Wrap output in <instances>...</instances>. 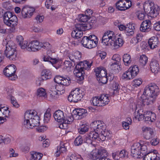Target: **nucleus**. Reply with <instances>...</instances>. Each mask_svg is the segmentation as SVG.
I'll return each mask as SVG.
<instances>
[{
	"mask_svg": "<svg viewBox=\"0 0 160 160\" xmlns=\"http://www.w3.org/2000/svg\"><path fill=\"white\" fill-rule=\"evenodd\" d=\"M143 8L145 12L149 14L153 17H156L158 14L160 8L157 5L150 1H146L143 4Z\"/></svg>",
	"mask_w": 160,
	"mask_h": 160,
	"instance_id": "39448f33",
	"label": "nucleus"
},
{
	"mask_svg": "<svg viewBox=\"0 0 160 160\" xmlns=\"http://www.w3.org/2000/svg\"><path fill=\"white\" fill-rule=\"evenodd\" d=\"M43 60L45 61L49 62L52 64L56 63L58 61V60L56 58H52L48 56H45Z\"/></svg>",
	"mask_w": 160,
	"mask_h": 160,
	"instance_id": "de8ad7c7",
	"label": "nucleus"
},
{
	"mask_svg": "<svg viewBox=\"0 0 160 160\" xmlns=\"http://www.w3.org/2000/svg\"><path fill=\"white\" fill-rule=\"evenodd\" d=\"M63 79V77H61L60 76H57L55 77L54 80L56 83H58L59 85H61Z\"/></svg>",
	"mask_w": 160,
	"mask_h": 160,
	"instance_id": "052dcab7",
	"label": "nucleus"
},
{
	"mask_svg": "<svg viewBox=\"0 0 160 160\" xmlns=\"http://www.w3.org/2000/svg\"><path fill=\"white\" fill-rule=\"evenodd\" d=\"M35 11V9L33 8L27 6L23 7L21 11L22 17L24 18H30L33 15Z\"/></svg>",
	"mask_w": 160,
	"mask_h": 160,
	"instance_id": "2eb2a0df",
	"label": "nucleus"
},
{
	"mask_svg": "<svg viewBox=\"0 0 160 160\" xmlns=\"http://www.w3.org/2000/svg\"><path fill=\"white\" fill-rule=\"evenodd\" d=\"M150 142L152 145L156 146L159 143V140L157 138H154Z\"/></svg>",
	"mask_w": 160,
	"mask_h": 160,
	"instance_id": "338daca9",
	"label": "nucleus"
},
{
	"mask_svg": "<svg viewBox=\"0 0 160 160\" xmlns=\"http://www.w3.org/2000/svg\"><path fill=\"white\" fill-rule=\"evenodd\" d=\"M40 118L34 110L26 111L24 114V125L28 128H32L40 125Z\"/></svg>",
	"mask_w": 160,
	"mask_h": 160,
	"instance_id": "f03ea898",
	"label": "nucleus"
},
{
	"mask_svg": "<svg viewBox=\"0 0 160 160\" xmlns=\"http://www.w3.org/2000/svg\"><path fill=\"white\" fill-rule=\"evenodd\" d=\"M83 139L82 137L79 136L77 137L75 139L74 143L75 145L79 146L82 143Z\"/></svg>",
	"mask_w": 160,
	"mask_h": 160,
	"instance_id": "6e6d98bb",
	"label": "nucleus"
},
{
	"mask_svg": "<svg viewBox=\"0 0 160 160\" xmlns=\"http://www.w3.org/2000/svg\"><path fill=\"white\" fill-rule=\"evenodd\" d=\"M75 27L76 29L78 30H81L85 31L86 30L88 29L87 26L85 24L83 23H77L75 25Z\"/></svg>",
	"mask_w": 160,
	"mask_h": 160,
	"instance_id": "a19ab883",
	"label": "nucleus"
},
{
	"mask_svg": "<svg viewBox=\"0 0 160 160\" xmlns=\"http://www.w3.org/2000/svg\"><path fill=\"white\" fill-rule=\"evenodd\" d=\"M96 78L99 83L105 84L108 81L107 71L105 69L97 68L94 69Z\"/></svg>",
	"mask_w": 160,
	"mask_h": 160,
	"instance_id": "6e6552de",
	"label": "nucleus"
},
{
	"mask_svg": "<svg viewBox=\"0 0 160 160\" xmlns=\"http://www.w3.org/2000/svg\"><path fill=\"white\" fill-rule=\"evenodd\" d=\"M114 32L111 31L106 32L102 38V42L106 46H111L114 49H117L121 47L123 44L122 38H118L114 40Z\"/></svg>",
	"mask_w": 160,
	"mask_h": 160,
	"instance_id": "f257e3e1",
	"label": "nucleus"
},
{
	"mask_svg": "<svg viewBox=\"0 0 160 160\" xmlns=\"http://www.w3.org/2000/svg\"><path fill=\"white\" fill-rule=\"evenodd\" d=\"M16 68L14 65H10L6 67L3 70L4 75L11 80H14L17 78L15 75Z\"/></svg>",
	"mask_w": 160,
	"mask_h": 160,
	"instance_id": "9d476101",
	"label": "nucleus"
},
{
	"mask_svg": "<svg viewBox=\"0 0 160 160\" xmlns=\"http://www.w3.org/2000/svg\"><path fill=\"white\" fill-rule=\"evenodd\" d=\"M70 79L69 77H67L66 78L63 77L61 85L68 86L70 84Z\"/></svg>",
	"mask_w": 160,
	"mask_h": 160,
	"instance_id": "3c124183",
	"label": "nucleus"
},
{
	"mask_svg": "<svg viewBox=\"0 0 160 160\" xmlns=\"http://www.w3.org/2000/svg\"><path fill=\"white\" fill-rule=\"evenodd\" d=\"M140 148V144L139 143H136L133 145L131 148V155L132 157L139 158Z\"/></svg>",
	"mask_w": 160,
	"mask_h": 160,
	"instance_id": "f3484780",
	"label": "nucleus"
},
{
	"mask_svg": "<svg viewBox=\"0 0 160 160\" xmlns=\"http://www.w3.org/2000/svg\"><path fill=\"white\" fill-rule=\"evenodd\" d=\"M140 147L139 158H143L144 156L147 155V154H150L149 152H148V148L146 145H141L140 144Z\"/></svg>",
	"mask_w": 160,
	"mask_h": 160,
	"instance_id": "2f4dec72",
	"label": "nucleus"
},
{
	"mask_svg": "<svg viewBox=\"0 0 160 160\" xmlns=\"http://www.w3.org/2000/svg\"><path fill=\"white\" fill-rule=\"evenodd\" d=\"M83 34V32L81 30H78L76 29L72 32L71 35L73 38L78 39L81 37Z\"/></svg>",
	"mask_w": 160,
	"mask_h": 160,
	"instance_id": "f704fd0d",
	"label": "nucleus"
},
{
	"mask_svg": "<svg viewBox=\"0 0 160 160\" xmlns=\"http://www.w3.org/2000/svg\"><path fill=\"white\" fill-rule=\"evenodd\" d=\"M122 77L127 80H129L132 79L134 77V75H132V74L129 71V69L128 70L123 73L122 75Z\"/></svg>",
	"mask_w": 160,
	"mask_h": 160,
	"instance_id": "e433bc0d",
	"label": "nucleus"
},
{
	"mask_svg": "<svg viewBox=\"0 0 160 160\" xmlns=\"http://www.w3.org/2000/svg\"><path fill=\"white\" fill-rule=\"evenodd\" d=\"M112 59L113 61V62L120 63V62L121 60V58L119 55L115 54L112 56Z\"/></svg>",
	"mask_w": 160,
	"mask_h": 160,
	"instance_id": "bf43d9fd",
	"label": "nucleus"
},
{
	"mask_svg": "<svg viewBox=\"0 0 160 160\" xmlns=\"http://www.w3.org/2000/svg\"><path fill=\"white\" fill-rule=\"evenodd\" d=\"M110 131L105 129L99 134H98V141H103L106 139H108L110 135Z\"/></svg>",
	"mask_w": 160,
	"mask_h": 160,
	"instance_id": "412c9836",
	"label": "nucleus"
},
{
	"mask_svg": "<svg viewBox=\"0 0 160 160\" xmlns=\"http://www.w3.org/2000/svg\"><path fill=\"white\" fill-rule=\"evenodd\" d=\"M88 126L86 125H82L78 130L80 134H84L88 130Z\"/></svg>",
	"mask_w": 160,
	"mask_h": 160,
	"instance_id": "c03bdc74",
	"label": "nucleus"
},
{
	"mask_svg": "<svg viewBox=\"0 0 160 160\" xmlns=\"http://www.w3.org/2000/svg\"><path fill=\"white\" fill-rule=\"evenodd\" d=\"M159 91L158 86L155 84L150 85L147 86L144 88L143 94L144 96H157L158 94Z\"/></svg>",
	"mask_w": 160,
	"mask_h": 160,
	"instance_id": "1a4fd4ad",
	"label": "nucleus"
},
{
	"mask_svg": "<svg viewBox=\"0 0 160 160\" xmlns=\"http://www.w3.org/2000/svg\"><path fill=\"white\" fill-rule=\"evenodd\" d=\"M80 90L76 88L71 92L68 97V101L71 102H77L80 101L82 98V95L80 92Z\"/></svg>",
	"mask_w": 160,
	"mask_h": 160,
	"instance_id": "f8f14e48",
	"label": "nucleus"
},
{
	"mask_svg": "<svg viewBox=\"0 0 160 160\" xmlns=\"http://www.w3.org/2000/svg\"><path fill=\"white\" fill-rule=\"evenodd\" d=\"M81 42L84 47L88 48H92L96 47L97 46L96 44L90 41L88 37H84Z\"/></svg>",
	"mask_w": 160,
	"mask_h": 160,
	"instance_id": "a211bd4d",
	"label": "nucleus"
},
{
	"mask_svg": "<svg viewBox=\"0 0 160 160\" xmlns=\"http://www.w3.org/2000/svg\"><path fill=\"white\" fill-rule=\"evenodd\" d=\"M45 44L47 45V43H42L37 40L32 41L28 44V50L29 52H35L38 51L42 48L45 49L46 48Z\"/></svg>",
	"mask_w": 160,
	"mask_h": 160,
	"instance_id": "9b49d317",
	"label": "nucleus"
},
{
	"mask_svg": "<svg viewBox=\"0 0 160 160\" xmlns=\"http://www.w3.org/2000/svg\"><path fill=\"white\" fill-rule=\"evenodd\" d=\"M153 28L157 31H160V21L156 22L153 25Z\"/></svg>",
	"mask_w": 160,
	"mask_h": 160,
	"instance_id": "774afa93",
	"label": "nucleus"
},
{
	"mask_svg": "<svg viewBox=\"0 0 160 160\" xmlns=\"http://www.w3.org/2000/svg\"><path fill=\"white\" fill-rule=\"evenodd\" d=\"M64 68L68 70H70L72 67V64L70 61H65L64 62Z\"/></svg>",
	"mask_w": 160,
	"mask_h": 160,
	"instance_id": "603ef678",
	"label": "nucleus"
},
{
	"mask_svg": "<svg viewBox=\"0 0 160 160\" xmlns=\"http://www.w3.org/2000/svg\"><path fill=\"white\" fill-rule=\"evenodd\" d=\"M92 64V62H89L87 61H85L83 62H81L78 64H77L76 66V68L78 69H80L81 70H88L90 68Z\"/></svg>",
	"mask_w": 160,
	"mask_h": 160,
	"instance_id": "4be33fe9",
	"label": "nucleus"
},
{
	"mask_svg": "<svg viewBox=\"0 0 160 160\" xmlns=\"http://www.w3.org/2000/svg\"><path fill=\"white\" fill-rule=\"evenodd\" d=\"M98 134L93 131L90 132L85 137V141L88 144H93L92 142L98 141Z\"/></svg>",
	"mask_w": 160,
	"mask_h": 160,
	"instance_id": "dca6fc26",
	"label": "nucleus"
},
{
	"mask_svg": "<svg viewBox=\"0 0 160 160\" xmlns=\"http://www.w3.org/2000/svg\"><path fill=\"white\" fill-rule=\"evenodd\" d=\"M152 24L151 21L148 19L143 21L141 24L140 30L141 31L148 32L151 28Z\"/></svg>",
	"mask_w": 160,
	"mask_h": 160,
	"instance_id": "6ab92c4d",
	"label": "nucleus"
},
{
	"mask_svg": "<svg viewBox=\"0 0 160 160\" xmlns=\"http://www.w3.org/2000/svg\"><path fill=\"white\" fill-rule=\"evenodd\" d=\"M134 117L138 121H141L144 118L145 120L148 121L149 123L153 122L156 119V115L154 113L152 112H147L145 114H144L141 109L136 111Z\"/></svg>",
	"mask_w": 160,
	"mask_h": 160,
	"instance_id": "7ed1b4c3",
	"label": "nucleus"
},
{
	"mask_svg": "<svg viewBox=\"0 0 160 160\" xmlns=\"http://www.w3.org/2000/svg\"><path fill=\"white\" fill-rule=\"evenodd\" d=\"M123 60L124 64L126 66H128L131 63V58L130 56L128 54H126L123 56Z\"/></svg>",
	"mask_w": 160,
	"mask_h": 160,
	"instance_id": "4c0bfd02",
	"label": "nucleus"
},
{
	"mask_svg": "<svg viewBox=\"0 0 160 160\" xmlns=\"http://www.w3.org/2000/svg\"><path fill=\"white\" fill-rule=\"evenodd\" d=\"M6 48L4 54L6 57L10 60H16L17 58V52L15 44L11 41L8 42L6 45Z\"/></svg>",
	"mask_w": 160,
	"mask_h": 160,
	"instance_id": "20e7f679",
	"label": "nucleus"
},
{
	"mask_svg": "<svg viewBox=\"0 0 160 160\" xmlns=\"http://www.w3.org/2000/svg\"><path fill=\"white\" fill-rule=\"evenodd\" d=\"M90 18L85 14H80L79 15V21L81 22H85Z\"/></svg>",
	"mask_w": 160,
	"mask_h": 160,
	"instance_id": "09e8293b",
	"label": "nucleus"
},
{
	"mask_svg": "<svg viewBox=\"0 0 160 160\" xmlns=\"http://www.w3.org/2000/svg\"><path fill=\"white\" fill-rule=\"evenodd\" d=\"M52 77V73L49 70H43L41 73V77L43 80H46L50 79Z\"/></svg>",
	"mask_w": 160,
	"mask_h": 160,
	"instance_id": "c756f323",
	"label": "nucleus"
},
{
	"mask_svg": "<svg viewBox=\"0 0 160 160\" xmlns=\"http://www.w3.org/2000/svg\"><path fill=\"white\" fill-rule=\"evenodd\" d=\"M98 149H96L94 150L91 153L92 159L93 160L97 159L98 158L100 159V156L98 152Z\"/></svg>",
	"mask_w": 160,
	"mask_h": 160,
	"instance_id": "37998d69",
	"label": "nucleus"
},
{
	"mask_svg": "<svg viewBox=\"0 0 160 160\" xmlns=\"http://www.w3.org/2000/svg\"><path fill=\"white\" fill-rule=\"evenodd\" d=\"M119 157L120 159L128 157V152L127 151L125 150H122L119 151Z\"/></svg>",
	"mask_w": 160,
	"mask_h": 160,
	"instance_id": "864d4df0",
	"label": "nucleus"
},
{
	"mask_svg": "<svg viewBox=\"0 0 160 160\" xmlns=\"http://www.w3.org/2000/svg\"><path fill=\"white\" fill-rule=\"evenodd\" d=\"M10 112L8 109H5L3 112L0 111L1 115H0V118L1 119V121H4V122L6 121V119L5 117H8Z\"/></svg>",
	"mask_w": 160,
	"mask_h": 160,
	"instance_id": "58836bf2",
	"label": "nucleus"
},
{
	"mask_svg": "<svg viewBox=\"0 0 160 160\" xmlns=\"http://www.w3.org/2000/svg\"><path fill=\"white\" fill-rule=\"evenodd\" d=\"M142 39V37L141 35L137 34L136 37L133 38L131 39L130 41V43L132 45H135L140 42Z\"/></svg>",
	"mask_w": 160,
	"mask_h": 160,
	"instance_id": "c9c22d12",
	"label": "nucleus"
},
{
	"mask_svg": "<svg viewBox=\"0 0 160 160\" xmlns=\"http://www.w3.org/2000/svg\"><path fill=\"white\" fill-rule=\"evenodd\" d=\"M129 69V71L131 72L132 75H134V77L137 76L139 72L138 67V66L136 65L130 67Z\"/></svg>",
	"mask_w": 160,
	"mask_h": 160,
	"instance_id": "79ce46f5",
	"label": "nucleus"
},
{
	"mask_svg": "<svg viewBox=\"0 0 160 160\" xmlns=\"http://www.w3.org/2000/svg\"><path fill=\"white\" fill-rule=\"evenodd\" d=\"M9 19L8 21L9 24L5 23V24L7 26L12 27L17 25L18 20L17 17L15 15L13 14Z\"/></svg>",
	"mask_w": 160,
	"mask_h": 160,
	"instance_id": "cd10ccee",
	"label": "nucleus"
},
{
	"mask_svg": "<svg viewBox=\"0 0 160 160\" xmlns=\"http://www.w3.org/2000/svg\"><path fill=\"white\" fill-rule=\"evenodd\" d=\"M68 143H61L60 146L58 147L57 151L56 152V156L58 157L59 156L60 153H63L66 151V147L68 145Z\"/></svg>",
	"mask_w": 160,
	"mask_h": 160,
	"instance_id": "7c9ffc66",
	"label": "nucleus"
},
{
	"mask_svg": "<svg viewBox=\"0 0 160 160\" xmlns=\"http://www.w3.org/2000/svg\"><path fill=\"white\" fill-rule=\"evenodd\" d=\"M62 85L60 84L56 85L57 91H54L52 94H50L52 98H57V97L56 96L62 94L64 92V88Z\"/></svg>",
	"mask_w": 160,
	"mask_h": 160,
	"instance_id": "b1692460",
	"label": "nucleus"
},
{
	"mask_svg": "<svg viewBox=\"0 0 160 160\" xmlns=\"http://www.w3.org/2000/svg\"><path fill=\"white\" fill-rule=\"evenodd\" d=\"M119 64V63H117V62H112V63L110 65V68L116 72H118L121 69Z\"/></svg>",
	"mask_w": 160,
	"mask_h": 160,
	"instance_id": "ea45409f",
	"label": "nucleus"
},
{
	"mask_svg": "<svg viewBox=\"0 0 160 160\" xmlns=\"http://www.w3.org/2000/svg\"><path fill=\"white\" fill-rule=\"evenodd\" d=\"M137 17L139 19L142 20L144 19L146 15L144 12L142 11H138L136 13Z\"/></svg>",
	"mask_w": 160,
	"mask_h": 160,
	"instance_id": "5fc2aeb1",
	"label": "nucleus"
},
{
	"mask_svg": "<svg viewBox=\"0 0 160 160\" xmlns=\"http://www.w3.org/2000/svg\"><path fill=\"white\" fill-rule=\"evenodd\" d=\"M91 127L93 129V132L96 133H100L105 129V124L102 121H96L93 122L91 125Z\"/></svg>",
	"mask_w": 160,
	"mask_h": 160,
	"instance_id": "4468645a",
	"label": "nucleus"
},
{
	"mask_svg": "<svg viewBox=\"0 0 160 160\" xmlns=\"http://www.w3.org/2000/svg\"><path fill=\"white\" fill-rule=\"evenodd\" d=\"M74 74L76 77L78 78V80L82 81L84 79V72L83 70L78 69L75 68L73 71Z\"/></svg>",
	"mask_w": 160,
	"mask_h": 160,
	"instance_id": "c85d7f7f",
	"label": "nucleus"
},
{
	"mask_svg": "<svg viewBox=\"0 0 160 160\" xmlns=\"http://www.w3.org/2000/svg\"><path fill=\"white\" fill-rule=\"evenodd\" d=\"M73 115L68 116L66 120L64 119V122L68 124H70L73 120V117L78 119H80L86 116L87 114V110L86 109L81 108L76 109L74 110L73 112Z\"/></svg>",
	"mask_w": 160,
	"mask_h": 160,
	"instance_id": "423d86ee",
	"label": "nucleus"
},
{
	"mask_svg": "<svg viewBox=\"0 0 160 160\" xmlns=\"http://www.w3.org/2000/svg\"><path fill=\"white\" fill-rule=\"evenodd\" d=\"M134 27L132 25L130 24L127 25V27L125 31L126 35L128 36H132L134 33Z\"/></svg>",
	"mask_w": 160,
	"mask_h": 160,
	"instance_id": "473e14b6",
	"label": "nucleus"
},
{
	"mask_svg": "<svg viewBox=\"0 0 160 160\" xmlns=\"http://www.w3.org/2000/svg\"><path fill=\"white\" fill-rule=\"evenodd\" d=\"M148 61V58L144 55L140 56L139 62L142 66H145L147 63Z\"/></svg>",
	"mask_w": 160,
	"mask_h": 160,
	"instance_id": "49530a36",
	"label": "nucleus"
},
{
	"mask_svg": "<svg viewBox=\"0 0 160 160\" xmlns=\"http://www.w3.org/2000/svg\"><path fill=\"white\" fill-rule=\"evenodd\" d=\"M51 114L47 110L44 114V121L45 122L48 123L50 118Z\"/></svg>",
	"mask_w": 160,
	"mask_h": 160,
	"instance_id": "4d7b16f0",
	"label": "nucleus"
},
{
	"mask_svg": "<svg viewBox=\"0 0 160 160\" xmlns=\"http://www.w3.org/2000/svg\"><path fill=\"white\" fill-rule=\"evenodd\" d=\"M11 101L12 104L15 108H18L19 106V105L18 104L17 101H16V99L13 97L10 96L9 98Z\"/></svg>",
	"mask_w": 160,
	"mask_h": 160,
	"instance_id": "e2e57ef3",
	"label": "nucleus"
},
{
	"mask_svg": "<svg viewBox=\"0 0 160 160\" xmlns=\"http://www.w3.org/2000/svg\"><path fill=\"white\" fill-rule=\"evenodd\" d=\"M158 41L157 38L153 37L149 39L148 41V44L150 48L153 49L157 47L158 44Z\"/></svg>",
	"mask_w": 160,
	"mask_h": 160,
	"instance_id": "bb28decb",
	"label": "nucleus"
},
{
	"mask_svg": "<svg viewBox=\"0 0 160 160\" xmlns=\"http://www.w3.org/2000/svg\"><path fill=\"white\" fill-rule=\"evenodd\" d=\"M131 6L129 0H119L116 3V7L118 10L125 11L128 9Z\"/></svg>",
	"mask_w": 160,
	"mask_h": 160,
	"instance_id": "ddd939ff",
	"label": "nucleus"
},
{
	"mask_svg": "<svg viewBox=\"0 0 160 160\" xmlns=\"http://www.w3.org/2000/svg\"><path fill=\"white\" fill-rule=\"evenodd\" d=\"M150 66L152 72L155 74L157 73L159 69V64L156 60L152 61L150 64Z\"/></svg>",
	"mask_w": 160,
	"mask_h": 160,
	"instance_id": "393cba45",
	"label": "nucleus"
},
{
	"mask_svg": "<svg viewBox=\"0 0 160 160\" xmlns=\"http://www.w3.org/2000/svg\"><path fill=\"white\" fill-rule=\"evenodd\" d=\"M12 13L10 12H7L4 13L3 15V21L5 24V23H8L9 24L8 21L9 20V19L10 18V17L12 16Z\"/></svg>",
	"mask_w": 160,
	"mask_h": 160,
	"instance_id": "a18cd8bd",
	"label": "nucleus"
},
{
	"mask_svg": "<svg viewBox=\"0 0 160 160\" xmlns=\"http://www.w3.org/2000/svg\"><path fill=\"white\" fill-rule=\"evenodd\" d=\"M157 96H146L144 95H142L141 98H142V105H148L152 103L155 101Z\"/></svg>",
	"mask_w": 160,
	"mask_h": 160,
	"instance_id": "aec40b11",
	"label": "nucleus"
},
{
	"mask_svg": "<svg viewBox=\"0 0 160 160\" xmlns=\"http://www.w3.org/2000/svg\"><path fill=\"white\" fill-rule=\"evenodd\" d=\"M32 160H40L43 156V155L38 152H32L31 153Z\"/></svg>",
	"mask_w": 160,
	"mask_h": 160,
	"instance_id": "72a5a7b5",
	"label": "nucleus"
},
{
	"mask_svg": "<svg viewBox=\"0 0 160 160\" xmlns=\"http://www.w3.org/2000/svg\"><path fill=\"white\" fill-rule=\"evenodd\" d=\"M90 41L96 43L97 45L98 40L96 36L94 35H91L88 37Z\"/></svg>",
	"mask_w": 160,
	"mask_h": 160,
	"instance_id": "69168bd1",
	"label": "nucleus"
},
{
	"mask_svg": "<svg viewBox=\"0 0 160 160\" xmlns=\"http://www.w3.org/2000/svg\"><path fill=\"white\" fill-rule=\"evenodd\" d=\"M5 90L7 92L8 94V98H10V96L12 97L11 94L13 92V90L11 87H8L6 88H5Z\"/></svg>",
	"mask_w": 160,
	"mask_h": 160,
	"instance_id": "0e129e2a",
	"label": "nucleus"
},
{
	"mask_svg": "<svg viewBox=\"0 0 160 160\" xmlns=\"http://www.w3.org/2000/svg\"><path fill=\"white\" fill-rule=\"evenodd\" d=\"M91 101L93 106L102 107L107 104L109 100L108 95L101 94L100 96H95L93 97Z\"/></svg>",
	"mask_w": 160,
	"mask_h": 160,
	"instance_id": "0eeeda50",
	"label": "nucleus"
},
{
	"mask_svg": "<svg viewBox=\"0 0 160 160\" xmlns=\"http://www.w3.org/2000/svg\"><path fill=\"white\" fill-rule=\"evenodd\" d=\"M143 131V137L146 140H149L154 137V132L153 129L150 128H146Z\"/></svg>",
	"mask_w": 160,
	"mask_h": 160,
	"instance_id": "5701e85b",
	"label": "nucleus"
},
{
	"mask_svg": "<svg viewBox=\"0 0 160 160\" xmlns=\"http://www.w3.org/2000/svg\"><path fill=\"white\" fill-rule=\"evenodd\" d=\"M37 95L39 97H46V93L44 89L41 88L37 90Z\"/></svg>",
	"mask_w": 160,
	"mask_h": 160,
	"instance_id": "8fccbe9b",
	"label": "nucleus"
},
{
	"mask_svg": "<svg viewBox=\"0 0 160 160\" xmlns=\"http://www.w3.org/2000/svg\"><path fill=\"white\" fill-rule=\"evenodd\" d=\"M99 155L100 156V159L104 157H106L107 155V151L104 149H100L98 150Z\"/></svg>",
	"mask_w": 160,
	"mask_h": 160,
	"instance_id": "13d9d810",
	"label": "nucleus"
},
{
	"mask_svg": "<svg viewBox=\"0 0 160 160\" xmlns=\"http://www.w3.org/2000/svg\"><path fill=\"white\" fill-rule=\"evenodd\" d=\"M119 151H117L112 153V158L115 160H121L119 157Z\"/></svg>",
	"mask_w": 160,
	"mask_h": 160,
	"instance_id": "680f3d73",
	"label": "nucleus"
},
{
	"mask_svg": "<svg viewBox=\"0 0 160 160\" xmlns=\"http://www.w3.org/2000/svg\"><path fill=\"white\" fill-rule=\"evenodd\" d=\"M53 117L58 122H62L64 120V116L63 113L62 111L60 110L56 111L54 113Z\"/></svg>",
	"mask_w": 160,
	"mask_h": 160,
	"instance_id": "a878e982",
	"label": "nucleus"
}]
</instances>
